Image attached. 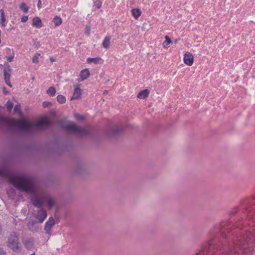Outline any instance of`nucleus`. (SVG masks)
Wrapping results in <instances>:
<instances>
[{"label":"nucleus","instance_id":"5","mask_svg":"<svg viewBox=\"0 0 255 255\" xmlns=\"http://www.w3.org/2000/svg\"><path fill=\"white\" fill-rule=\"evenodd\" d=\"M27 227L28 229L33 233L39 232L41 229L37 221L35 220L29 221L27 223Z\"/></svg>","mask_w":255,"mask_h":255},{"label":"nucleus","instance_id":"26","mask_svg":"<svg viewBox=\"0 0 255 255\" xmlns=\"http://www.w3.org/2000/svg\"><path fill=\"white\" fill-rule=\"evenodd\" d=\"M14 111L16 113H20V106L19 105H16L14 107Z\"/></svg>","mask_w":255,"mask_h":255},{"label":"nucleus","instance_id":"21","mask_svg":"<svg viewBox=\"0 0 255 255\" xmlns=\"http://www.w3.org/2000/svg\"><path fill=\"white\" fill-rule=\"evenodd\" d=\"M40 56L39 53H36L32 58V62L33 63H37L38 62V58Z\"/></svg>","mask_w":255,"mask_h":255},{"label":"nucleus","instance_id":"14","mask_svg":"<svg viewBox=\"0 0 255 255\" xmlns=\"http://www.w3.org/2000/svg\"><path fill=\"white\" fill-rule=\"evenodd\" d=\"M132 14L135 19H137L140 16L141 12L139 9L134 8L132 10Z\"/></svg>","mask_w":255,"mask_h":255},{"label":"nucleus","instance_id":"29","mask_svg":"<svg viewBox=\"0 0 255 255\" xmlns=\"http://www.w3.org/2000/svg\"><path fill=\"white\" fill-rule=\"evenodd\" d=\"M5 82L6 83V84L8 85L10 87H12V85L10 82V80H9V79H6L5 80Z\"/></svg>","mask_w":255,"mask_h":255},{"label":"nucleus","instance_id":"22","mask_svg":"<svg viewBox=\"0 0 255 255\" xmlns=\"http://www.w3.org/2000/svg\"><path fill=\"white\" fill-rule=\"evenodd\" d=\"M4 80L6 79H10V73L9 70H4Z\"/></svg>","mask_w":255,"mask_h":255},{"label":"nucleus","instance_id":"4","mask_svg":"<svg viewBox=\"0 0 255 255\" xmlns=\"http://www.w3.org/2000/svg\"><path fill=\"white\" fill-rule=\"evenodd\" d=\"M20 243L18 238L15 233H11L8 238L7 246L14 252H17L20 249Z\"/></svg>","mask_w":255,"mask_h":255},{"label":"nucleus","instance_id":"30","mask_svg":"<svg viewBox=\"0 0 255 255\" xmlns=\"http://www.w3.org/2000/svg\"><path fill=\"white\" fill-rule=\"evenodd\" d=\"M5 82L6 83V84L8 85L10 87H12V85L10 82V80H9V79H6L5 80Z\"/></svg>","mask_w":255,"mask_h":255},{"label":"nucleus","instance_id":"7","mask_svg":"<svg viewBox=\"0 0 255 255\" xmlns=\"http://www.w3.org/2000/svg\"><path fill=\"white\" fill-rule=\"evenodd\" d=\"M193 56L190 53H186L184 57L185 63L189 66H191L193 63Z\"/></svg>","mask_w":255,"mask_h":255},{"label":"nucleus","instance_id":"12","mask_svg":"<svg viewBox=\"0 0 255 255\" xmlns=\"http://www.w3.org/2000/svg\"><path fill=\"white\" fill-rule=\"evenodd\" d=\"M110 37L109 36H106L102 43L103 47L106 49H108L110 47Z\"/></svg>","mask_w":255,"mask_h":255},{"label":"nucleus","instance_id":"31","mask_svg":"<svg viewBox=\"0 0 255 255\" xmlns=\"http://www.w3.org/2000/svg\"><path fill=\"white\" fill-rule=\"evenodd\" d=\"M5 82L6 83V84L8 85L10 87H12V85L10 82V80H9V79H6L5 80Z\"/></svg>","mask_w":255,"mask_h":255},{"label":"nucleus","instance_id":"19","mask_svg":"<svg viewBox=\"0 0 255 255\" xmlns=\"http://www.w3.org/2000/svg\"><path fill=\"white\" fill-rule=\"evenodd\" d=\"M56 93L55 88L54 87H50L47 90V93L51 96H54Z\"/></svg>","mask_w":255,"mask_h":255},{"label":"nucleus","instance_id":"6","mask_svg":"<svg viewBox=\"0 0 255 255\" xmlns=\"http://www.w3.org/2000/svg\"><path fill=\"white\" fill-rule=\"evenodd\" d=\"M55 224V221L52 217H50L48 220L46 222L44 226L45 233L50 235L52 227Z\"/></svg>","mask_w":255,"mask_h":255},{"label":"nucleus","instance_id":"13","mask_svg":"<svg viewBox=\"0 0 255 255\" xmlns=\"http://www.w3.org/2000/svg\"><path fill=\"white\" fill-rule=\"evenodd\" d=\"M165 41L163 42L162 45L164 48H168L169 47V44L171 43L172 40H171L170 37L167 35L165 36Z\"/></svg>","mask_w":255,"mask_h":255},{"label":"nucleus","instance_id":"23","mask_svg":"<svg viewBox=\"0 0 255 255\" xmlns=\"http://www.w3.org/2000/svg\"><path fill=\"white\" fill-rule=\"evenodd\" d=\"M13 104L11 102H10L9 101H8L7 102L6 107H7V110L9 111H10L11 110V109L13 108Z\"/></svg>","mask_w":255,"mask_h":255},{"label":"nucleus","instance_id":"33","mask_svg":"<svg viewBox=\"0 0 255 255\" xmlns=\"http://www.w3.org/2000/svg\"><path fill=\"white\" fill-rule=\"evenodd\" d=\"M5 255V252H4L3 250L1 248H0V255Z\"/></svg>","mask_w":255,"mask_h":255},{"label":"nucleus","instance_id":"18","mask_svg":"<svg viewBox=\"0 0 255 255\" xmlns=\"http://www.w3.org/2000/svg\"><path fill=\"white\" fill-rule=\"evenodd\" d=\"M19 8L22 10L24 13H27L28 11L29 7L26 5V3L24 2H22L21 4L19 5Z\"/></svg>","mask_w":255,"mask_h":255},{"label":"nucleus","instance_id":"20","mask_svg":"<svg viewBox=\"0 0 255 255\" xmlns=\"http://www.w3.org/2000/svg\"><path fill=\"white\" fill-rule=\"evenodd\" d=\"M57 100L60 104H63L66 102V98L62 95H58L57 97Z\"/></svg>","mask_w":255,"mask_h":255},{"label":"nucleus","instance_id":"24","mask_svg":"<svg viewBox=\"0 0 255 255\" xmlns=\"http://www.w3.org/2000/svg\"><path fill=\"white\" fill-rule=\"evenodd\" d=\"M102 3L100 0H97L95 2V5L98 8H100L102 7Z\"/></svg>","mask_w":255,"mask_h":255},{"label":"nucleus","instance_id":"1","mask_svg":"<svg viewBox=\"0 0 255 255\" xmlns=\"http://www.w3.org/2000/svg\"><path fill=\"white\" fill-rule=\"evenodd\" d=\"M0 176L7 179L18 190L31 195V201L33 206L41 208L44 203L47 202L48 209H51L54 205V199L48 193L41 191L36 185L32 177L25 174L13 175L5 168L0 169ZM47 216L46 211L40 208L37 210L34 217L40 223H42Z\"/></svg>","mask_w":255,"mask_h":255},{"label":"nucleus","instance_id":"17","mask_svg":"<svg viewBox=\"0 0 255 255\" xmlns=\"http://www.w3.org/2000/svg\"><path fill=\"white\" fill-rule=\"evenodd\" d=\"M53 22L56 26L60 25L62 23V19L60 17L55 16L53 19Z\"/></svg>","mask_w":255,"mask_h":255},{"label":"nucleus","instance_id":"16","mask_svg":"<svg viewBox=\"0 0 255 255\" xmlns=\"http://www.w3.org/2000/svg\"><path fill=\"white\" fill-rule=\"evenodd\" d=\"M101 60V58L100 57H95V58H88L87 61L88 63H94L97 64L99 63Z\"/></svg>","mask_w":255,"mask_h":255},{"label":"nucleus","instance_id":"9","mask_svg":"<svg viewBox=\"0 0 255 255\" xmlns=\"http://www.w3.org/2000/svg\"><path fill=\"white\" fill-rule=\"evenodd\" d=\"M80 76L81 79V81H83L87 79L90 76V72L89 70L86 69L82 70L80 72Z\"/></svg>","mask_w":255,"mask_h":255},{"label":"nucleus","instance_id":"38","mask_svg":"<svg viewBox=\"0 0 255 255\" xmlns=\"http://www.w3.org/2000/svg\"><path fill=\"white\" fill-rule=\"evenodd\" d=\"M30 255H35V253H34Z\"/></svg>","mask_w":255,"mask_h":255},{"label":"nucleus","instance_id":"35","mask_svg":"<svg viewBox=\"0 0 255 255\" xmlns=\"http://www.w3.org/2000/svg\"><path fill=\"white\" fill-rule=\"evenodd\" d=\"M43 105L44 106H47L49 104V103H47V102H43Z\"/></svg>","mask_w":255,"mask_h":255},{"label":"nucleus","instance_id":"25","mask_svg":"<svg viewBox=\"0 0 255 255\" xmlns=\"http://www.w3.org/2000/svg\"><path fill=\"white\" fill-rule=\"evenodd\" d=\"M75 117L76 119H77L78 120H79V121H82L84 119V117L83 115H80L78 114H75Z\"/></svg>","mask_w":255,"mask_h":255},{"label":"nucleus","instance_id":"10","mask_svg":"<svg viewBox=\"0 0 255 255\" xmlns=\"http://www.w3.org/2000/svg\"><path fill=\"white\" fill-rule=\"evenodd\" d=\"M81 95V89L77 87L75 89L74 92L73 93V95L71 99V100H76L80 98V96Z\"/></svg>","mask_w":255,"mask_h":255},{"label":"nucleus","instance_id":"36","mask_svg":"<svg viewBox=\"0 0 255 255\" xmlns=\"http://www.w3.org/2000/svg\"><path fill=\"white\" fill-rule=\"evenodd\" d=\"M41 5V1L40 0H39L38 3V7H40V5Z\"/></svg>","mask_w":255,"mask_h":255},{"label":"nucleus","instance_id":"8","mask_svg":"<svg viewBox=\"0 0 255 255\" xmlns=\"http://www.w3.org/2000/svg\"><path fill=\"white\" fill-rule=\"evenodd\" d=\"M32 25L37 28H40L42 26V21L38 17H35L32 20Z\"/></svg>","mask_w":255,"mask_h":255},{"label":"nucleus","instance_id":"2","mask_svg":"<svg viewBox=\"0 0 255 255\" xmlns=\"http://www.w3.org/2000/svg\"><path fill=\"white\" fill-rule=\"evenodd\" d=\"M5 121L6 125L11 129L18 128L28 132H32L33 130L37 129L39 127H43L46 128L51 124L50 121L47 118L41 119L38 120L35 124L16 120L14 119H6Z\"/></svg>","mask_w":255,"mask_h":255},{"label":"nucleus","instance_id":"28","mask_svg":"<svg viewBox=\"0 0 255 255\" xmlns=\"http://www.w3.org/2000/svg\"><path fill=\"white\" fill-rule=\"evenodd\" d=\"M33 244V243L32 241L29 240L25 242V245L26 247L31 246Z\"/></svg>","mask_w":255,"mask_h":255},{"label":"nucleus","instance_id":"11","mask_svg":"<svg viewBox=\"0 0 255 255\" xmlns=\"http://www.w3.org/2000/svg\"><path fill=\"white\" fill-rule=\"evenodd\" d=\"M149 94V90L147 89H145L141 91L139 93H138L137 97L140 99H144L148 97Z\"/></svg>","mask_w":255,"mask_h":255},{"label":"nucleus","instance_id":"34","mask_svg":"<svg viewBox=\"0 0 255 255\" xmlns=\"http://www.w3.org/2000/svg\"><path fill=\"white\" fill-rule=\"evenodd\" d=\"M12 59H13V57H8V58H7V60H8V61H9V62H11V61H12Z\"/></svg>","mask_w":255,"mask_h":255},{"label":"nucleus","instance_id":"3","mask_svg":"<svg viewBox=\"0 0 255 255\" xmlns=\"http://www.w3.org/2000/svg\"><path fill=\"white\" fill-rule=\"evenodd\" d=\"M58 125L61 128L66 129L80 136L86 135L89 133L88 129L80 127L73 122H66L64 120L60 121L58 122Z\"/></svg>","mask_w":255,"mask_h":255},{"label":"nucleus","instance_id":"27","mask_svg":"<svg viewBox=\"0 0 255 255\" xmlns=\"http://www.w3.org/2000/svg\"><path fill=\"white\" fill-rule=\"evenodd\" d=\"M28 19V16H23L21 18V21L22 22H25L27 21Z\"/></svg>","mask_w":255,"mask_h":255},{"label":"nucleus","instance_id":"32","mask_svg":"<svg viewBox=\"0 0 255 255\" xmlns=\"http://www.w3.org/2000/svg\"><path fill=\"white\" fill-rule=\"evenodd\" d=\"M86 29L87 30L86 31V33L88 35H89L90 33V27L89 26H86Z\"/></svg>","mask_w":255,"mask_h":255},{"label":"nucleus","instance_id":"15","mask_svg":"<svg viewBox=\"0 0 255 255\" xmlns=\"http://www.w3.org/2000/svg\"><path fill=\"white\" fill-rule=\"evenodd\" d=\"M0 17H1V21H0V23L1 24V25L3 26H5V14H4V11L3 9H0Z\"/></svg>","mask_w":255,"mask_h":255},{"label":"nucleus","instance_id":"37","mask_svg":"<svg viewBox=\"0 0 255 255\" xmlns=\"http://www.w3.org/2000/svg\"><path fill=\"white\" fill-rule=\"evenodd\" d=\"M50 61H51V62H53V61H54V59H53V58H51L50 59Z\"/></svg>","mask_w":255,"mask_h":255}]
</instances>
